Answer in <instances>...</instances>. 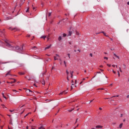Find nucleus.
Here are the masks:
<instances>
[{"label": "nucleus", "mask_w": 129, "mask_h": 129, "mask_svg": "<svg viewBox=\"0 0 129 129\" xmlns=\"http://www.w3.org/2000/svg\"><path fill=\"white\" fill-rule=\"evenodd\" d=\"M6 43V46L7 47H8V48H10V50H12V51H16V52H18V53H21L23 51V46H13L10 43H8L7 41H5Z\"/></svg>", "instance_id": "f257e3e1"}, {"label": "nucleus", "mask_w": 129, "mask_h": 129, "mask_svg": "<svg viewBox=\"0 0 129 129\" xmlns=\"http://www.w3.org/2000/svg\"><path fill=\"white\" fill-rule=\"evenodd\" d=\"M4 34H5L4 30L2 31V30L0 29V36L2 37L3 36H4Z\"/></svg>", "instance_id": "f03ea898"}, {"label": "nucleus", "mask_w": 129, "mask_h": 129, "mask_svg": "<svg viewBox=\"0 0 129 129\" xmlns=\"http://www.w3.org/2000/svg\"><path fill=\"white\" fill-rule=\"evenodd\" d=\"M10 30H12V31H14L15 30H16V31H19V29L17 27L14 28L13 29H12V28L10 27Z\"/></svg>", "instance_id": "7ed1b4c3"}, {"label": "nucleus", "mask_w": 129, "mask_h": 129, "mask_svg": "<svg viewBox=\"0 0 129 129\" xmlns=\"http://www.w3.org/2000/svg\"><path fill=\"white\" fill-rule=\"evenodd\" d=\"M100 33L101 32H99L98 33H97V34H100ZM101 33H102L103 35L105 36V37H108V35H106V33H105V32L102 31Z\"/></svg>", "instance_id": "20e7f679"}, {"label": "nucleus", "mask_w": 129, "mask_h": 129, "mask_svg": "<svg viewBox=\"0 0 129 129\" xmlns=\"http://www.w3.org/2000/svg\"><path fill=\"white\" fill-rule=\"evenodd\" d=\"M67 92H68L66 91L61 92L59 94V95H61L62 94H63V93H64V94H66V93H67Z\"/></svg>", "instance_id": "39448f33"}, {"label": "nucleus", "mask_w": 129, "mask_h": 129, "mask_svg": "<svg viewBox=\"0 0 129 129\" xmlns=\"http://www.w3.org/2000/svg\"><path fill=\"white\" fill-rule=\"evenodd\" d=\"M51 46H52V44H50V45H49L48 46H47L45 48V50H47L48 49H50V48H51Z\"/></svg>", "instance_id": "423d86ee"}, {"label": "nucleus", "mask_w": 129, "mask_h": 129, "mask_svg": "<svg viewBox=\"0 0 129 129\" xmlns=\"http://www.w3.org/2000/svg\"><path fill=\"white\" fill-rule=\"evenodd\" d=\"M13 79V80H14V81L10 82L11 84H13V83H15V82H16L17 81L16 80V79Z\"/></svg>", "instance_id": "0eeeda50"}, {"label": "nucleus", "mask_w": 129, "mask_h": 129, "mask_svg": "<svg viewBox=\"0 0 129 129\" xmlns=\"http://www.w3.org/2000/svg\"><path fill=\"white\" fill-rule=\"evenodd\" d=\"M12 18H9V17H6L5 18L6 21H8V20H11Z\"/></svg>", "instance_id": "6e6552de"}, {"label": "nucleus", "mask_w": 129, "mask_h": 129, "mask_svg": "<svg viewBox=\"0 0 129 129\" xmlns=\"http://www.w3.org/2000/svg\"><path fill=\"white\" fill-rule=\"evenodd\" d=\"M96 128H101V125H97L96 126Z\"/></svg>", "instance_id": "1a4fd4ad"}, {"label": "nucleus", "mask_w": 129, "mask_h": 129, "mask_svg": "<svg viewBox=\"0 0 129 129\" xmlns=\"http://www.w3.org/2000/svg\"><path fill=\"white\" fill-rule=\"evenodd\" d=\"M11 72V71H9L7 74H6V76H8V75H11V74H10Z\"/></svg>", "instance_id": "9d476101"}, {"label": "nucleus", "mask_w": 129, "mask_h": 129, "mask_svg": "<svg viewBox=\"0 0 129 129\" xmlns=\"http://www.w3.org/2000/svg\"><path fill=\"white\" fill-rule=\"evenodd\" d=\"M71 35H72V32L69 31V32L68 36H71Z\"/></svg>", "instance_id": "9b49d317"}, {"label": "nucleus", "mask_w": 129, "mask_h": 129, "mask_svg": "<svg viewBox=\"0 0 129 129\" xmlns=\"http://www.w3.org/2000/svg\"><path fill=\"white\" fill-rule=\"evenodd\" d=\"M114 56H115V57H116V58H118V59H119V56L116 55L115 53H114Z\"/></svg>", "instance_id": "f8f14e48"}, {"label": "nucleus", "mask_w": 129, "mask_h": 129, "mask_svg": "<svg viewBox=\"0 0 129 129\" xmlns=\"http://www.w3.org/2000/svg\"><path fill=\"white\" fill-rule=\"evenodd\" d=\"M46 36H42L41 37V39H46Z\"/></svg>", "instance_id": "ddd939ff"}, {"label": "nucleus", "mask_w": 129, "mask_h": 129, "mask_svg": "<svg viewBox=\"0 0 129 129\" xmlns=\"http://www.w3.org/2000/svg\"><path fill=\"white\" fill-rule=\"evenodd\" d=\"M58 41H61L62 40V37L61 36H59L58 38Z\"/></svg>", "instance_id": "4468645a"}, {"label": "nucleus", "mask_w": 129, "mask_h": 129, "mask_svg": "<svg viewBox=\"0 0 129 129\" xmlns=\"http://www.w3.org/2000/svg\"><path fill=\"white\" fill-rule=\"evenodd\" d=\"M71 78H72V77H73V72H71Z\"/></svg>", "instance_id": "2eb2a0df"}, {"label": "nucleus", "mask_w": 129, "mask_h": 129, "mask_svg": "<svg viewBox=\"0 0 129 129\" xmlns=\"http://www.w3.org/2000/svg\"><path fill=\"white\" fill-rule=\"evenodd\" d=\"M19 74H20V75H24L25 74V73H21V72H19Z\"/></svg>", "instance_id": "dca6fc26"}, {"label": "nucleus", "mask_w": 129, "mask_h": 129, "mask_svg": "<svg viewBox=\"0 0 129 129\" xmlns=\"http://www.w3.org/2000/svg\"><path fill=\"white\" fill-rule=\"evenodd\" d=\"M63 63H64V64L65 67H67V65L66 64V61L64 60V61H63Z\"/></svg>", "instance_id": "f3484780"}, {"label": "nucleus", "mask_w": 129, "mask_h": 129, "mask_svg": "<svg viewBox=\"0 0 129 129\" xmlns=\"http://www.w3.org/2000/svg\"><path fill=\"white\" fill-rule=\"evenodd\" d=\"M39 129H45L43 126H41L38 128Z\"/></svg>", "instance_id": "a211bd4d"}, {"label": "nucleus", "mask_w": 129, "mask_h": 129, "mask_svg": "<svg viewBox=\"0 0 129 129\" xmlns=\"http://www.w3.org/2000/svg\"><path fill=\"white\" fill-rule=\"evenodd\" d=\"M122 127V123H120L119 125V128H121Z\"/></svg>", "instance_id": "6ab92c4d"}, {"label": "nucleus", "mask_w": 129, "mask_h": 129, "mask_svg": "<svg viewBox=\"0 0 129 129\" xmlns=\"http://www.w3.org/2000/svg\"><path fill=\"white\" fill-rule=\"evenodd\" d=\"M3 96L4 98H5V99H7V97H6V96H5V94L2 93Z\"/></svg>", "instance_id": "aec40b11"}, {"label": "nucleus", "mask_w": 129, "mask_h": 129, "mask_svg": "<svg viewBox=\"0 0 129 129\" xmlns=\"http://www.w3.org/2000/svg\"><path fill=\"white\" fill-rule=\"evenodd\" d=\"M66 73H67V75H68H68H69V72H68V70H66Z\"/></svg>", "instance_id": "412c9836"}, {"label": "nucleus", "mask_w": 129, "mask_h": 129, "mask_svg": "<svg viewBox=\"0 0 129 129\" xmlns=\"http://www.w3.org/2000/svg\"><path fill=\"white\" fill-rule=\"evenodd\" d=\"M26 91L27 92H32V91H31L30 90H27Z\"/></svg>", "instance_id": "4be33fe9"}, {"label": "nucleus", "mask_w": 129, "mask_h": 129, "mask_svg": "<svg viewBox=\"0 0 129 129\" xmlns=\"http://www.w3.org/2000/svg\"><path fill=\"white\" fill-rule=\"evenodd\" d=\"M67 36V34L64 33L63 34V37H66Z\"/></svg>", "instance_id": "5701e85b"}, {"label": "nucleus", "mask_w": 129, "mask_h": 129, "mask_svg": "<svg viewBox=\"0 0 129 129\" xmlns=\"http://www.w3.org/2000/svg\"><path fill=\"white\" fill-rule=\"evenodd\" d=\"M73 85H74V84H73L71 86V90H72V89H73Z\"/></svg>", "instance_id": "b1692460"}, {"label": "nucleus", "mask_w": 129, "mask_h": 129, "mask_svg": "<svg viewBox=\"0 0 129 129\" xmlns=\"http://www.w3.org/2000/svg\"><path fill=\"white\" fill-rule=\"evenodd\" d=\"M67 55L68 56L69 59H70V53H68V54H67Z\"/></svg>", "instance_id": "393cba45"}, {"label": "nucleus", "mask_w": 129, "mask_h": 129, "mask_svg": "<svg viewBox=\"0 0 129 129\" xmlns=\"http://www.w3.org/2000/svg\"><path fill=\"white\" fill-rule=\"evenodd\" d=\"M30 113H31V112L28 113L27 114H26V115L24 116V117H26V116H28V114H30Z\"/></svg>", "instance_id": "a878e982"}, {"label": "nucleus", "mask_w": 129, "mask_h": 129, "mask_svg": "<svg viewBox=\"0 0 129 129\" xmlns=\"http://www.w3.org/2000/svg\"><path fill=\"white\" fill-rule=\"evenodd\" d=\"M117 72H118V77H119V76H120V75L119 74V71H117Z\"/></svg>", "instance_id": "bb28decb"}, {"label": "nucleus", "mask_w": 129, "mask_h": 129, "mask_svg": "<svg viewBox=\"0 0 129 129\" xmlns=\"http://www.w3.org/2000/svg\"><path fill=\"white\" fill-rule=\"evenodd\" d=\"M123 67H124V69H125L126 68V66H125V64H123Z\"/></svg>", "instance_id": "cd10ccee"}, {"label": "nucleus", "mask_w": 129, "mask_h": 129, "mask_svg": "<svg viewBox=\"0 0 129 129\" xmlns=\"http://www.w3.org/2000/svg\"><path fill=\"white\" fill-rule=\"evenodd\" d=\"M42 84L43 85H45V81L42 82Z\"/></svg>", "instance_id": "c85d7f7f"}, {"label": "nucleus", "mask_w": 129, "mask_h": 129, "mask_svg": "<svg viewBox=\"0 0 129 129\" xmlns=\"http://www.w3.org/2000/svg\"><path fill=\"white\" fill-rule=\"evenodd\" d=\"M104 59H105L106 60H108V58H107V57H104Z\"/></svg>", "instance_id": "c756f323"}, {"label": "nucleus", "mask_w": 129, "mask_h": 129, "mask_svg": "<svg viewBox=\"0 0 129 129\" xmlns=\"http://www.w3.org/2000/svg\"><path fill=\"white\" fill-rule=\"evenodd\" d=\"M54 60H58V58H56V56H54Z\"/></svg>", "instance_id": "7c9ffc66"}, {"label": "nucleus", "mask_w": 129, "mask_h": 129, "mask_svg": "<svg viewBox=\"0 0 129 129\" xmlns=\"http://www.w3.org/2000/svg\"><path fill=\"white\" fill-rule=\"evenodd\" d=\"M51 13H48V17H50L51 16Z\"/></svg>", "instance_id": "2f4dec72"}, {"label": "nucleus", "mask_w": 129, "mask_h": 129, "mask_svg": "<svg viewBox=\"0 0 129 129\" xmlns=\"http://www.w3.org/2000/svg\"><path fill=\"white\" fill-rule=\"evenodd\" d=\"M69 43L70 44V45H72V43L70 41L69 42Z\"/></svg>", "instance_id": "473e14b6"}, {"label": "nucleus", "mask_w": 129, "mask_h": 129, "mask_svg": "<svg viewBox=\"0 0 129 129\" xmlns=\"http://www.w3.org/2000/svg\"><path fill=\"white\" fill-rule=\"evenodd\" d=\"M90 56L91 57H92V56H93L92 53H90Z\"/></svg>", "instance_id": "72a5a7b5"}, {"label": "nucleus", "mask_w": 129, "mask_h": 129, "mask_svg": "<svg viewBox=\"0 0 129 129\" xmlns=\"http://www.w3.org/2000/svg\"><path fill=\"white\" fill-rule=\"evenodd\" d=\"M107 66H108V67H110L111 65L110 64H108H108H107Z\"/></svg>", "instance_id": "f704fd0d"}, {"label": "nucleus", "mask_w": 129, "mask_h": 129, "mask_svg": "<svg viewBox=\"0 0 129 129\" xmlns=\"http://www.w3.org/2000/svg\"><path fill=\"white\" fill-rule=\"evenodd\" d=\"M10 112H14V110H10Z\"/></svg>", "instance_id": "c9c22d12"}, {"label": "nucleus", "mask_w": 129, "mask_h": 129, "mask_svg": "<svg viewBox=\"0 0 129 129\" xmlns=\"http://www.w3.org/2000/svg\"><path fill=\"white\" fill-rule=\"evenodd\" d=\"M73 109H73L72 110H69V111L70 112H71V111H72V110H73Z\"/></svg>", "instance_id": "e433bc0d"}, {"label": "nucleus", "mask_w": 129, "mask_h": 129, "mask_svg": "<svg viewBox=\"0 0 129 129\" xmlns=\"http://www.w3.org/2000/svg\"><path fill=\"white\" fill-rule=\"evenodd\" d=\"M108 38H109V39L111 40V41H112V38H110V37H108Z\"/></svg>", "instance_id": "4c0bfd02"}, {"label": "nucleus", "mask_w": 129, "mask_h": 129, "mask_svg": "<svg viewBox=\"0 0 129 129\" xmlns=\"http://www.w3.org/2000/svg\"><path fill=\"white\" fill-rule=\"evenodd\" d=\"M28 12H29V8L27 9L26 10V13H28Z\"/></svg>", "instance_id": "58836bf2"}, {"label": "nucleus", "mask_w": 129, "mask_h": 129, "mask_svg": "<svg viewBox=\"0 0 129 129\" xmlns=\"http://www.w3.org/2000/svg\"><path fill=\"white\" fill-rule=\"evenodd\" d=\"M55 55H56V56L57 57H60V56H59V55H58V54H56Z\"/></svg>", "instance_id": "ea45409f"}, {"label": "nucleus", "mask_w": 129, "mask_h": 129, "mask_svg": "<svg viewBox=\"0 0 129 129\" xmlns=\"http://www.w3.org/2000/svg\"><path fill=\"white\" fill-rule=\"evenodd\" d=\"M112 72L114 73V74H115V73H116L115 71H113V70L112 71Z\"/></svg>", "instance_id": "a19ab883"}, {"label": "nucleus", "mask_w": 129, "mask_h": 129, "mask_svg": "<svg viewBox=\"0 0 129 129\" xmlns=\"http://www.w3.org/2000/svg\"><path fill=\"white\" fill-rule=\"evenodd\" d=\"M3 13L5 12V8H3Z\"/></svg>", "instance_id": "79ce46f5"}, {"label": "nucleus", "mask_w": 129, "mask_h": 129, "mask_svg": "<svg viewBox=\"0 0 129 129\" xmlns=\"http://www.w3.org/2000/svg\"><path fill=\"white\" fill-rule=\"evenodd\" d=\"M99 110H102V108H101V107H100V108H99Z\"/></svg>", "instance_id": "37998d69"}, {"label": "nucleus", "mask_w": 129, "mask_h": 129, "mask_svg": "<svg viewBox=\"0 0 129 129\" xmlns=\"http://www.w3.org/2000/svg\"><path fill=\"white\" fill-rule=\"evenodd\" d=\"M77 126H78V124L77 125V126L74 127V129L76 128L77 127Z\"/></svg>", "instance_id": "c03bdc74"}, {"label": "nucleus", "mask_w": 129, "mask_h": 129, "mask_svg": "<svg viewBox=\"0 0 129 129\" xmlns=\"http://www.w3.org/2000/svg\"><path fill=\"white\" fill-rule=\"evenodd\" d=\"M97 73H98V74H100V73H101L100 72H97Z\"/></svg>", "instance_id": "a18cd8bd"}, {"label": "nucleus", "mask_w": 129, "mask_h": 129, "mask_svg": "<svg viewBox=\"0 0 129 129\" xmlns=\"http://www.w3.org/2000/svg\"><path fill=\"white\" fill-rule=\"evenodd\" d=\"M112 66V67H115V65H114V64H113Z\"/></svg>", "instance_id": "49530a36"}, {"label": "nucleus", "mask_w": 129, "mask_h": 129, "mask_svg": "<svg viewBox=\"0 0 129 129\" xmlns=\"http://www.w3.org/2000/svg\"><path fill=\"white\" fill-rule=\"evenodd\" d=\"M128 97H129V95H127V96H126L127 98H128Z\"/></svg>", "instance_id": "de8ad7c7"}, {"label": "nucleus", "mask_w": 129, "mask_h": 129, "mask_svg": "<svg viewBox=\"0 0 129 129\" xmlns=\"http://www.w3.org/2000/svg\"><path fill=\"white\" fill-rule=\"evenodd\" d=\"M122 114H121V115H120V117H122Z\"/></svg>", "instance_id": "09e8293b"}, {"label": "nucleus", "mask_w": 129, "mask_h": 129, "mask_svg": "<svg viewBox=\"0 0 129 129\" xmlns=\"http://www.w3.org/2000/svg\"><path fill=\"white\" fill-rule=\"evenodd\" d=\"M48 14V10H46V15Z\"/></svg>", "instance_id": "8fccbe9b"}, {"label": "nucleus", "mask_w": 129, "mask_h": 129, "mask_svg": "<svg viewBox=\"0 0 129 129\" xmlns=\"http://www.w3.org/2000/svg\"><path fill=\"white\" fill-rule=\"evenodd\" d=\"M67 80L69 81V78H68V76L67 77Z\"/></svg>", "instance_id": "3c124183"}, {"label": "nucleus", "mask_w": 129, "mask_h": 129, "mask_svg": "<svg viewBox=\"0 0 129 129\" xmlns=\"http://www.w3.org/2000/svg\"><path fill=\"white\" fill-rule=\"evenodd\" d=\"M92 101H93V100H91V101H90L89 103L92 102Z\"/></svg>", "instance_id": "603ef678"}, {"label": "nucleus", "mask_w": 129, "mask_h": 129, "mask_svg": "<svg viewBox=\"0 0 129 129\" xmlns=\"http://www.w3.org/2000/svg\"><path fill=\"white\" fill-rule=\"evenodd\" d=\"M0 43L3 45V42H2V41H0Z\"/></svg>", "instance_id": "864d4df0"}, {"label": "nucleus", "mask_w": 129, "mask_h": 129, "mask_svg": "<svg viewBox=\"0 0 129 129\" xmlns=\"http://www.w3.org/2000/svg\"><path fill=\"white\" fill-rule=\"evenodd\" d=\"M127 5H128V6H129V2H128L127 3Z\"/></svg>", "instance_id": "5fc2aeb1"}, {"label": "nucleus", "mask_w": 129, "mask_h": 129, "mask_svg": "<svg viewBox=\"0 0 129 129\" xmlns=\"http://www.w3.org/2000/svg\"><path fill=\"white\" fill-rule=\"evenodd\" d=\"M51 61V59H48L47 61Z\"/></svg>", "instance_id": "6e6d98bb"}, {"label": "nucleus", "mask_w": 129, "mask_h": 129, "mask_svg": "<svg viewBox=\"0 0 129 129\" xmlns=\"http://www.w3.org/2000/svg\"><path fill=\"white\" fill-rule=\"evenodd\" d=\"M59 61H62V59L61 58L59 59Z\"/></svg>", "instance_id": "4d7b16f0"}, {"label": "nucleus", "mask_w": 129, "mask_h": 129, "mask_svg": "<svg viewBox=\"0 0 129 129\" xmlns=\"http://www.w3.org/2000/svg\"><path fill=\"white\" fill-rule=\"evenodd\" d=\"M26 128H27V129H29V126H27L26 127Z\"/></svg>", "instance_id": "13d9d810"}, {"label": "nucleus", "mask_w": 129, "mask_h": 129, "mask_svg": "<svg viewBox=\"0 0 129 129\" xmlns=\"http://www.w3.org/2000/svg\"><path fill=\"white\" fill-rule=\"evenodd\" d=\"M77 120H78V118L76 119V122H77Z\"/></svg>", "instance_id": "bf43d9fd"}, {"label": "nucleus", "mask_w": 129, "mask_h": 129, "mask_svg": "<svg viewBox=\"0 0 129 129\" xmlns=\"http://www.w3.org/2000/svg\"><path fill=\"white\" fill-rule=\"evenodd\" d=\"M120 72H122V71H121V70H119Z\"/></svg>", "instance_id": "052dcab7"}, {"label": "nucleus", "mask_w": 129, "mask_h": 129, "mask_svg": "<svg viewBox=\"0 0 129 129\" xmlns=\"http://www.w3.org/2000/svg\"><path fill=\"white\" fill-rule=\"evenodd\" d=\"M34 86H35L36 87H37V86H36V84H34Z\"/></svg>", "instance_id": "680f3d73"}, {"label": "nucleus", "mask_w": 129, "mask_h": 129, "mask_svg": "<svg viewBox=\"0 0 129 129\" xmlns=\"http://www.w3.org/2000/svg\"><path fill=\"white\" fill-rule=\"evenodd\" d=\"M99 89H101V90H103V88Z\"/></svg>", "instance_id": "e2e57ef3"}, {"label": "nucleus", "mask_w": 129, "mask_h": 129, "mask_svg": "<svg viewBox=\"0 0 129 129\" xmlns=\"http://www.w3.org/2000/svg\"><path fill=\"white\" fill-rule=\"evenodd\" d=\"M119 70H121V69L120 68V67L119 68Z\"/></svg>", "instance_id": "0e129e2a"}, {"label": "nucleus", "mask_w": 129, "mask_h": 129, "mask_svg": "<svg viewBox=\"0 0 129 129\" xmlns=\"http://www.w3.org/2000/svg\"><path fill=\"white\" fill-rule=\"evenodd\" d=\"M85 73H86V70L84 71Z\"/></svg>", "instance_id": "69168bd1"}, {"label": "nucleus", "mask_w": 129, "mask_h": 129, "mask_svg": "<svg viewBox=\"0 0 129 129\" xmlns=\"http://www.w3.org/2000/svg\"><path fill=\"white\" fill-rule=\"evenodd\" d=\"M100 70L101 71H103V70H101V69H100Z\"/></svg>", "instance_id": "338daca9"}, {"label": "nucleus", "mask_w": 129, "mask_h": 129, "mask_svg": "<svg viewBox=\"0 0 129 129\" xmlns=\"http://www.w3.org/2000/svg\"><path fill=\"white\" fill-rule=\"evenodd\" d=\"M13 91H16L17 92V91L16 90H13Z\"/></svg>", "instance_id": "774afa93"}]
</instances>
